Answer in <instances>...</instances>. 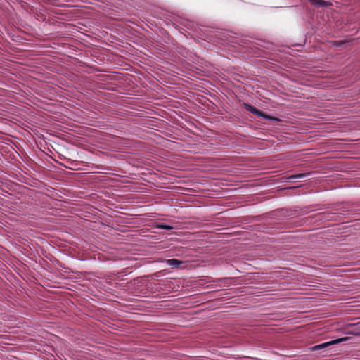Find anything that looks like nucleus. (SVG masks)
Returning a JSON list of instances; mask_svg holds the SVG:
<instances>
[{"label": "nucleus", "instance_id": "obj_7", "mask_svg": "<svg viewBox=\"0 0 360 360\" xmlns=\"http://www.w3.org/2000/svg\"><path fill=\"white\" fill-rule=\"evenodd\" d=\"M309 174V173H299L297 174H295V175H291L290 176L288 177V179L289 180L290 179H300V178H302L307 175Z\"/></svg>", "mask_w": 360, "mask_h": 360}, {"label": "nucleus", "instance_id": "obj_2", "mask_svg": "<svg viewBox=\"0 0 360 360\" xmlns=\"http://www.w3.org/2000/svg\"><path fill=\"white\" fill-rule=\"evenodd\" d=\"M347 329L349 330L347 334L360 335V322L348 325Z\"/></svg>", "mask_w": 360, "mask_h": 360}, {"label": "nucleus", "instance_id": "obj_4", "mask_svg": "<svg viewBox=\"0 0 360 360\" xmlns=\"http://www.w3.org/2000/svg\"><path fill=\"white\" fill-rule=\"evenodd\" d=\"M254 115H257L259 117H262L266 120H272V121H280V119L273 117L269 115H266L263 111L257 109L255 112H254Z\"/></svg>", "mask_w": 360, "mask_h": 360}, {"label": "nucleus", "instance_id": "obj_6", "mask_svg": "<svg viewBox=\"0 0 360 360\" xmlns=\"http://www.w3.org/2000/svg\"><path fill=\"white\" fill-rule=\"evenodd\" d=\"M243 107L246 110L252 112V114H254V112H255L256 110H257L256 107L248 103H244Z\"/></svg>", "mask_w": 360, "mask_h": 360}, {"label": "nucleus", "instance_id": "obj_1", "mask_svg": "<svg viewBox=\"0 0 360 360\" xmlns=\"http://www.w3.org/2000/svg\"><path fill=\"white\" fill-rule=\"evenodd\" d=\"M347 339H348V338H347V337L339 338V339H336V340H332V341H330V342H324V343H322V344H320V345H315V346L312 347L311 348V349L312 351H317V350H319V349H325V348L328 347L330 345L340 343L341 342L347 340Z\"/></svg>", "mask_w": 360, "mask_h": 360}, {"label": "nucleus", "instance_id": "obj_3", "mask_svg": "<svg viewBox=\"0 0 360 360\" xmlns=\"http://www.w3.org/2000/svg\"><path fill=\"white\" fill-rule=\"evenodd\" d=\"M309 2L317 7V8H325L331 6V3L323 0H308Z\"/></svg>", "mask_w": 360, "mask_h": 360}, {"label": "nucleus", "instance_id": "obj_5", "mask_svg": "<svg viewBox=\"0 0 360 360\" xmlns=\"http://www.w3.org/2000/svg\"><path fill=\"white\" fill-rule=\"evenodd\" d=\"M167 264L169 266H174L175 268H179V266L183 263L182 261H180L176 259H170L167 260Z\"/></svg>", "mask_w": 360, "mask_h": 360}, {"label": "nucleus", "instance_id": "obj_8", "mask_svg": "<svg viewBox=\"0 0 360 360\" xmlns=\"http://www.w3.org/2000/svg\"><path fill=\"white\" fill-rule=\"evenodd\" d=\"M160 227L161 229H166V230H170V229H172V227H171V226H168V225H165V224H164V225H161V226H160Z\"/></svg>", "mask_w": 360, "mask_h": 360}]
</instances>
